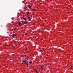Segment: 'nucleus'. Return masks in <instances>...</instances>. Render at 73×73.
<instances>
[{
	"label": "nucleus",
	"instance_id": "f257e3e1",
	"mask_svg": "<svg viewBox=\"0 0 73 73\" xmlns=\"http://www.w3.org/2000/svg\"><path fill=\"white\" fill-rule=\"evenodd\" d=\"M43 67H44L43 66H41V70H44V68H43Z\"/></svg>",
	"mask_w": 73,
	"mask_h": 73
},
{
	"label": "nucleus",
	"instance_id": "6ab92c4d",
	"mask_svg": "<svg viewBox=\"0 0 73 73\" xmlns=\"http://www.w3.org/2000/svg\"><path fill=\"white\" fill-rule=\"evenodd\" d=\"M48 68H50V66H48Z\"/></svg>",
	"mask_w": 73,
	"mask_h": 73
},
{
	"label": "nucleus",
	"instance_id": "1a4fd4ad",
	"mask_svg": "<svg viewBox=\"0 0 73 73\" xmlns=\"http://www.w3.org/2000/svg\"><path fill=\"white\" fill-rule=\"evenodd\" d=\"M28 7H29V8H31V6L30 5H29Z\"/></svg>",
	"mask_w": 73,
	"mask_h": 73
},
{
	"label": "nucleus",
	"instance_id": "f8f14e48",
	"mask_svg": "<svg viewBox=\"0 0 73 73\" xmlns=\"http://www.w3.org/2000/svg\"><path fill=\"white\" fill-rule=\"evenodd\" d=\"M28 19H31V17H28Z\"/></svg>",
	"mask_w": 73,
	"mask_h": 73
},
{
	"label": "nucleus",
	"instance_id": "20e7f679",
	"mask_svg": "<svg viewBox=\"0 0 73 73\" xmlns=\"http://www.w3.org/2000/svg\"><path fill=\"white\" fill-rule=\"evenodd\" d=\"M22 61H23V62H24V63H25V62H26L25 60H22Z\"/></svg>",
	"mask_w": 73,
	"mask_h": 73
},
{
	"label": "nucleus",
	"instance_id": "9b49d317",
	"mask_svg": "<svg viewBox=\"0 0 73 73\" xmlns=\"http://www.w3.org/2000/svg\"><path fill=\"white\" fill-rule=\"evenodd\" d=\"M35 9H32L33 11H35Z\"/></svg>",
	"mask_w": 73,
	"mask_h": 73
},
{
	"label": "nucleus",
	"instance_id": "9d476101",
	"mask_svg": "<svg viewBox=\"0 0 73 73\" xmlns=\"http://www.w3.org/2000/svg\"><path fill=\"white\" fill-rule=\"evenodd\" d=\"M35 71L36 73H38V71H37V70H36Z\"/></svg>",
	"mask_w": 73,
	"mask_h": 73
},
{
	"label": "nucleus",
	"instance_id": "4be33fe9",
	"mask_svg": "<svg viewBox=\"0 0 73 73\" xmlns=\"http://www.w3.org/2000/svg\"><path fill=\"white\" fill-rule=\"evenodd\" d=\"M42 27H44V25H42Z\"/></svg>",
	"mask_w": 73,
	"mask_h": 73
},
{
	"label": "nucleus",
	"instance_id": "412c9836",
	"mask_svg": "<svg viewBox=\"0 0 73 73\" xmlns=\"http://www.w3.org/2000/svg\"><path fill=\"white\" fill-rule=\"evenodd\" d=\"M24 56H25V57H26V55H24Z\"/></svg>",
	"mask_w": 73,
	"mask_h": 73
},
{
	"label": "nucleus",
	"instance_id": "b1692460",
	"mask_svg": "<svg viewBox=\"0 0 73 73\" xmlns=\"http://www.w3.org/2000/svg\"><path fill=\"white\" fill-rule=\"evenodd\" d=\"M54 73H56V72H54Z\"/></svg>",
	"mask_w": 73,
	"mask_h": 73
},
{
	"label": "nucleus",
	"instance_id": "0eeeda50",
	"mask_svg": "<svg viewBox=\"0 0 73 73\" xmlns=\"http://www.w3.org/2000/svg\"><path fill=\"white\" fill-rule=\"evenodd\" d=\"M29 63L31 64L32 63V61H30V62H29Z\"/></svg>",
	"mask_w": 73,
	"mask_h": 73
},
{
	"label": "nucleus",
	"instance_id": "393cba45",
	"mask_svg": "<svg viewBox=\"0 0 73 73\" xmlns=\"http://www.w3.org/2000/svg\"><path fill=\"white\" fill-rule=\"evenodd\" d=\"M23 57H24V56H23Z\"/></svg>",
	"mask_w": 73,
	"mask_h": 73
},
{
	"label": "nucleus",
	"instance_id": "5701e85b",
	"mask_svg": "<svg viewBox=\"0 0 73 73\" xmlns=\"http://www.w3.org/2000/svg\"><path fill=\"white\" fill-rule=\"evenodd\" d=\"M15 29H16V28H15Z\"/></svg>",
	"mask_w": 73,
	"mask_h": 73
},
{
	"label": "nucleus",
	"instance_id": "4468645a",
	"mask_svg": "<svg viewBox=\"0 0 73 73\" xmlns=\"http://www.w3.org/2000/svg\"><path fill=\"white\" fill-rule=\"evenodd\" d=\"M71 69H72V68H73V66H71Z\"/></svg>",
	"mask_w": 73,
	"mask_h": 73
},
{
	"label": "nucleus",
	"instance_id": "7ed1b4c3",
	"mask_svg": "<svg viewBox=\"0 0 73 73\" xmlns=\"http://www.w3.org/2000/svg\"><path fill=\"white\" fill-rule=\"evenodd\" d=\"M28 23V22H27V21L24 22V24H26V23Z\"/></svg>",
	"mask_w": 73,
	"mask_h": 73
},
{
	"label": "nucleus",
	"instance_id": "a211bd4d",
	"mask_svg": "<svg viewBox=\"0 0 73 73\" xmlns=\"http://www.w3.org/2000/svg\"><path fill=\"white\" fill-rule=\"evenodd\" d=\"M25 64H26V65H27V66H28V64H27V63H25Z\"/></svg>",
	"mask_w": 73,
	"mask_h": 73
},
{
	"label": "nucleus",
	"instance_id": "2eb2a0df",
	"mask_svg": "<svg viewBox=\"0 0 73 73\" xmlns=\"http://www.w3.org/2000/svg\"><path fill=\"white\" fill-rule=\"evenodd\" d=\"M24 8H25V9H26V8H27V7H24Z\"/></svg>",
	"mask_w": 73,
	"mask_h": 73
},
{
	"label": "nucleus",
	"instance_id": "39448f33",
	"mask_svg": "<svg viewBox=\"0 0 73 73\" xmlns=\"http://www.w3.org/2000/svg\"><path fill=\"white\" fill-rule=\"evenodd\" d=\"M23 19L24 20H25H25H27V19H25V18L24 17H23Z\"/></svg>",
	"mask_w": 73,
	"mask_h": 73
},
{
	"label": "nucleus",
	"instance_id": "f03ea898",
	"mask_svg": "<svg viewBox=\"0 0 73 73\" xmlns=\"http://www.w3.org/2000/svg\"><path fill=\"white\" fill-rule=\"evenodd\" d=\"M13 37H16V35L15 34H13Z\"/></svg>",
	"mask_w": 73,
	"mask_h": 73
},
{
	"label": "nucleus",
	"instance_id": "dca6fc26",
	"mask_svg": "<svg viewBox=\"0 0 73 73\" xmlns=\"http://www.w3.org/2000/svg\"><path fill=\"white\" fill-rule=\"evenodd\" d=\"M22 22H23V23H24V21H22Z\"/></svg>",
	"mask_w": 73,
	"mask_h": 73
},
{
	"label": "nucleus",
	"instance_id": "423d86ee",
	"mask_svg": "<svg viewBox=\"0 0 73 73\" xmlns=\"http://www.w3.org/2000/svg\"><path fill=\"white\" fill-rule=\"evenodd\" d=\"M18 25H20V26L21 25V23L19 22L18 23Z\"/></svg>",
	"mask_w": 73,
	"mask_h": 73
},
{
	"label": "nucleus",
	"instance_id": "ddd939ff",
	"mask_svg": "<svg viewBox=\"0 0 73 73\" xmlns=\"http://www.w3.org/2000/svg\"><path fill=\"white\" fill-rule=\"evenodd\" d=\"M13 46L14 48H15V46Z\"/></svg>",
	"mask_w": 73,
	"mask_h": 73
},
{
	"label": "nucleus",
	"instance_id": "f3484780",
	"mask_svg": "<svg viewBox=\"0 0 73 73\" xmlns=\"http://www.w3.org/2000/svg\"><path fill=\"white\" fill-rule=\"evenodd\" d=\"M27 35V34H25V36H26V35Z\"/></svg>",
	"mask_w": 73,
	"mask_h": 73
},
{
	"label": "nucleus",
	"instance_id": "6e6552de",
	"mask_svg": "<svg viewBox=\"0 0 73 73\" xmlns=\"http://www.w3.org/2000/svg\"><path fill=\"white\" fill-rule=\"evenodd\" d=\"M27 15H29V12H27Z\"/></svg>",
	"mask_w": 73,
	"mask_h": 73
},
{
	"label": "nucleus",
	"instance_id": "aec40b11",
	"mask_svg": "<svg viewBox=\"0 0 73 73\" xmlns=\"http://www.w3.org/2000/svg\"><path fill=\"white\" fill-rule=\"evenodd\" d=\"M10 60H12L13 59L12 58H11L10 59Z\"/></svg>",
	"mask_w": 73,
	"mask_h": 73
}]
</instances>
